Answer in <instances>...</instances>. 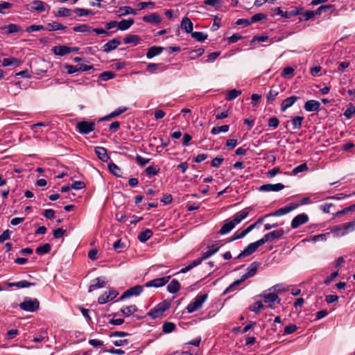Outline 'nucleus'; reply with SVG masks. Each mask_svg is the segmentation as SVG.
<instances>
[{
	"mask_svg": "<svg viewBox=\"0 0 355 355\" xmlns=\"http://www.w3.org/2000/svg\"><path fill=\"white\" fill-rule=\"evenodd\" d=\"M355 230V220L349 222L342 226L336 225L331 229V233L338 237L344 236Z\"/></svg>",
	"mask_w": 355,
	"mask_h": 355,
	"instance_id": "obj_1",
	"label": "nucleus"
},
{
	"mask_svg": "<svg viewBox=\"0 0 355 355\" xmlns=\"http://www.w3.org/2000/svg\"><path fill=\"white\" fill-rule=\"evenodd\" d=\"M207 294L198 295L193 300L187 305L186 308L187 312L191 313L199 310L207 299Z\"/></svg>",
	"mask_w": 355,
	"mask_h": 355,
	"instance_id": "obj_2",
	"label": "nucleus"
},
{
	"mask_svg": "<svg viewBox=\"0 0 355 355\" xmlns=\"http://www.w3.org/2000/svg\"><path fill=\"white\" fill-rule=\"evenodd\" d=\"M19 307L28 312H35L39 309L40 302L36 298L32 299L26 297L24 298V302L19 304Z\"/></svg>",
	"mask_w": 355,
	"mask_h": 355,
	"instance_id": "obj_3",
	"label": "nucleus"
},
{
	"mask_svg": "<svg viewBox=\"0 0 355 355\" xmlns=\"http://www.w3.org/2000/svg\"><path fill=\"white\" fill-rule=\"evenodd\" d=\"M284 230L282 228H280L266 234L261 239H259V241L262 245H263L266 242H272L275 239H281L284 235Z\"/></svg>",
	"mask_w": 355,
	"mask_h": 355,
	"instance_id": "obj_4",
	"label": "nucleus"
},
{
	"mask_svg": "<svg viewBox=\"0 0 355 355\" xmlns=\"http://www.w3.org/2000/svg\"><path fill=\"white\" fill-rule=\"evenodd\" d=\"M300 206L298 202H291L288 205L277 209L275 211L267 214L265 217L268 216H281L290 213Z\"/></svg>",
	"mask_w": 355,
	"mask_h": 355,
	"instance_id": "obj_5",
	"label": "nucleus"
},
{
	"mask_svg": "<svg viewBox=\"0 0 355 355\" xmlns=\"http://www.w3.org/2000/svg\"><path fill=\"white\" fill-rule=\"evenodd\" d=\"M77 130L82 135H87L95 129V123L94 121H83L76 123Z\"/></svg>",
	"mask_w": 355,
	"mask_h": 355,
	"instance_id": "obj_6",
	"label": "nucleus"
},
{
	"mask_svg": "<svg viewBox=\"0 0 355 355\" xmlns=\"http://www.w3.org/2000/svg\"><path fill=\"white\" fill-rule=\"evenodd\" d=\"M144 291V286L137 285L126 290L118 299L117 301H123L132 296H138Z\"/></svg>",
	"mask_w": 355,
	"mask_h": 355,
	"instance_id": "obj_7",
	"label": "nucleus"
},
{
	"mask_svg": "<svg viewBox=\"0 0 355 355\" xmlns=\"http://www.w3.org/2000/svg\"><path fill=\"white\" fill-rule=\"evenodd\" d=\"M263 245L259 240L250 243L236 257V259H242L253 254L259 247Z\"/></svg>",
	"mask_w": 355,
	"mask_h": 355,
	"instance_id": "obj_8",
	"label": "nucleus"
},
{
	"mask_svg": "<svg viewBox=\"0 0 355 355\" xmlns=\"http://www.w3.org/2000/svg\"><path fill=\"white\" fill-rule=\"evenodd\" d=\"M118 292L115 289L111 288L108 292H105L103 294L98 297V303L100 304H104L107 302L114 300L118 295Z\"/></svg>",
	"mask_w": 355,
	"mask_h": 355,
	"instance_id": "obj_9",
	"label": "nucleus"
},
{
	"mask_svg": "<svg viewBox=\"0 0 355 355\" xmlns=\"http://www.w3.org/2000/svg\"><path fill=\"white\" fill-rule=\"evenodd\" d=\"M29 6V10L32 12L37 11L39 12H44L45 10L49 11L50 10V6L44 1H42L40 0L33 1L30 3Z\"/></svg>",
	"mask_w": 355,
	"mask_h": 355,
	"instance_id": "obj_10",
	"label": "nucleus"
},
{
	"mask_svg": "<svg viewBox=\"0 0 355 355\" xmlns=\"http://www.w3.org/2000/svg\"><path fill=\"white\" fill-rule=\"evenodd\" d=\"M309 216L306 214H300L293 218L291 221V226L292 229H297L300 225L306 223L309 221Z\"/></svg>",
	"mask_w": 355,
	"mask_h": 355,
	"instance_id": "obj_11",
	"label": "nucleus"
},
{
	"mask_svg": "<svg viewBox=\"0 0 355 355\" xmlns=\"http://www.w3.org/2000/svg\"><path fill=\"white\" fill-rule=\"evenodd\" d=\"M171 279V276H166L160 278H157L146 283V287H155L159 288L164 286Z\"/></svg>",
	"mask_w": 355,
	"mask_h": 355,
	"instance_id": "obj_12",
	"label": "nucleus"
},
{
	"mask_svg": "<svg viewBox=\"0 0 355 355\" xmlns=\"http://www.w3.org/2000/svg\"><path fill=\"white\" fill-rule=\"evenodd\" d=\"M285 188V186L282 183L277 184H266L261 185L259 190L260 191L270 192V191H279Z\"/></svg>",
	"mask_w": 355,
	"mask_h": 355,
	"instance_id": "obj_13",
	"label": "nucleus"
},
{
	"mask_svg": "<svg viewBox=\"0 0 355 355\" xmlns=\"http://www.w3.org/2000/svg\"><path fill=\"white\" fill-rule=\"evenodd\" d=\"M264 302L269 304V306L272 307L275 302L277 304L280 303V298L275 293H263L262 295Z\"/></svg>",
	"mask_w": 355,
	"mask_h": 355,
	"instance_id": "obj_14",
	"label": "nucleus"
},
{
	"mask_svg": "<svg viewBox=\"0 0 355 355\" xmlns=\"http://www.w3.org/2000/svg\"><path fill=\"white\" fill-rule=\"evenodd\" d=\"M121 44V41L116 38H114L103 46V51L105 53H109L116 49Z\"/></svg>",
	"mask_w": 355,
	"mask_h": 355,
	"instance_id": "obj_15",
	"label": "nucleus"
},
{
	"mask_svg": "<svg viewBox=\"0 0 355 355\" xmlns=\"http://www.w3.org/2000/svg\"><path fill=\"white\" fill-rule=\"evenodd\" d=\"M95 153L98 158L103 162H107L110 159L107 154V150L105 148L101 146L95 147Z\"/></svg>",
	"mask_w": 355,
	"mask_h": 355,
	"instance_id": "obj_16",
	"label": "nucleus"
},
{
	"mask_svg": "<svg viewBox=\"0 0 355 355\" xmlns=\"http://www.w3.org/2000/svg\"><path fill=\"white\" fill-rule=\"evenodd\" d=\"M279 94V89L275 87H271L270 91L266 94L267 104H273Z\"/></svg>",
	"mask_w": 355,
	"mask_h": 355,
	"instance_id": "obj_17",
	"label": "nucleus"
},
{
	"mask_svg": "<svg viewBox=\"0 0 355 355\" xmlns=\"http://www.w3.org/2000/svg\"><path fill=\"white\" fill-rule=\"evenodd\" d=\"M260 263L257 261L252 262L247 268V272L243 275L244 277V279H248V278L254 276L257 272Z\"/></svg>",
	"mask_w": 355,
	"mask_h": 355,
	"instance_id": "obj_18",
	"label": "nucleus"
},
{
	"mask_svg": "<svg viewBox=\"0 0 355 355\" xmlns=\"http://www.w3.org/2000/svg\"><path fill=\"white\" fill-rule=\"evenodd\" d=\"M105 277H97L92 280L89 287V292L91 293L97 288H101L105 286Z\"/></svg>",
	"mask_w": 355,
	"mask_h": 355,
	"instance_id": "obj_19",
	"label": "nucleus"
},
{
	"mask_svg": "<svg viewBox=\"0 0 355 355\" xmlns=\"http://www.w3.org/2000/svg\"><path fill=\"white\" fill-rule=\"evenodd\" d=\"M298 99L299 97L294 95L284 99L281 103L282 112H284L291 107Z\"/></svg>",
	"mask_w": 355,
	"mask_h": 355,
	"instance_id": "obj_20",
	"label": "nucleus"
},
{
	"mask_svg": "<svg viewBox=\"0 0 355 355\" xmlns=\"http://www.w3.org/2000/svg\"><path fill=\"white\" fill-rule=\"evenodd\" d=\"M52 51L56 55L64 56L70 53V47L66 45H58L53 46Z\"/></svg>",
	"mask_w": 355,
	"mask_h": 355,
	"instance_id": "obj_21",
	"label": "nucleus"
},
{
	"mask_svg": "<svg viewBox=\"0 0 355 355\" xmlns=\"http://www.w3.org/2000/svg\"><path fill=\"white\" fill-rule=\"evenodd\" d=\"M320 103L315 100L307 101L304 105V108L306 112H314L318 110Z\"/></svg>",
	"mask_w": 355,
	"mask_h": 355,
	"instance_id": "obj_22",
	"label": "nucleus"
},
{
	"mask_svg": "<svg viewBox=\"0 0 355 355\" xmlns=\"http://www.w3.org/2000/svg\"><path fill=\"white\" fill-rule=\"evenodd\" d=\"M143 21L150 24H159L162 21V19L157 13L153 12L148 15L144 16Z\"/></svg>",
	"mask_w": 355,
	"mask_h": 355,
	"instance_id": "obj_23",
	"label": "nucleus"
},
{
	"mask_svg": "<svg viewBox=\"0 0 355 355\" xmlns=\"http://www.w3.org/2000/svg\"><path fill=\"white\" fill-rule=\"evenodd\" d=\"M236 224L232 220H225V223L221 227L220 230H219L218 233L220 234H226L229 232H230L235 227Z\"/></svg>",
	"mask_w": 355,
	"mask_h": 355,
	"instance_id": "obj_24",
	"label": "nucleus"
},
{
	"mask_svg": "<svg viewBox=\"0 0 355 355\" xmlns=\"http://www.w3.org/2000/svg\"><path fill=\"white\" fill-rule=\"evenodd\" d=\"M252 209L251 207H246L240 212H238L234 218L232 220L236 225L240 223L243 219H245L249 214L250 211Z\"/></svg>",
	"mask_w": 355,
	"mask_h": 355,
	"instance_id": "obj_25",
	"label": "nucleus"
},
{
	"mask_svg": "<svg viewBox=\"0 0 355 355\" xmlns=\"http://www.w3.org/2000/svg\"><path fill=\"white\" fill-rule=\"evenodd\" d=\"M164 49L162 46H153L148 49L146 57L148 59H151L153 57L161 54Z\"/></svg>",
	"mask_w": 355,
	"mask_h": 355,
	"instance_id": "obj_26",
	"label": "nucleus"
},
{
	"mask_svg": "<svg viewBox=\"0 0 355 355\" xmlns=\"http://www.w3.org/2000/svg\"><path fill=\"white\" fill-rule=\"evenodd\" d=\"M1 30H5L6 32H4V33L6 35H10L22 31L21 27L15 24H10L7 26H5L1 28Z\"/></svg>",
	"mask_w": 355,
	"mask_h": 355,
	"instance_id": "obj_27",
	"label": "nucleus"
},
{
	"mask_svg": "<svg viewBox=\"0 0 355 355\" xmlns=\"http://www.w3.org/2000/svg\"><path fill=\"white\" fill-rule=\"evenodd\" d=\"M181 28L184 30L187 33H191L193 32V23L187 17L182 18L181 21Z\"/></svg>",
	"mask_w": 355,
	"mask_h": 355,
	"instance_id": "obj_28",
	"label": "nucleus"
},
{
	"mask_svg": "<svg viewBox=\"0 0 355 355\" xmlns=\"http://www.w3.org/2000/svg\"><path fill=\"white\" fill-rule=\"evenodd\" d=\"M21 64V61L15 58L14 57L6 58H3L1 61V64L3 67H8L11 65L19 66Z\"/></svg>",
	"mask_w": 355,
	"mask_h": 355,
	"instance_id": "obj_29",
	"label": "nucleus"
},
{
	"mask_svg": "<svg viewBox=\"0 0 355 355\" xmlns=\"http://www.w3.org/2000/svg\"><path fill=\"white\" fill-rule=\"evenodd\" d=\"M135 23V19L129 18L128 19H123L121 21H118V28L121 31L128 30Z\"/></svg>",
	"mask_w": 355,
	"mask_h": 355,
	"instance_id": "obj_30",
	"label": "nucleus"
},
{
	"mask_svg": "<svg viewBox=\"0 0 355 355\" xmlns=\"http://www.w3.org/2000/svg\"><path fill=\"white\" fill-rule=\"evenodd\" d=\"M153 234V233L151 230L146 229L144 231H142L139 234L137 238L140 242L145 243L152 237Z\"/></svg>",
	"mask_w": 355,
	"mask_h": 355,
	"instance_id": "obj_31",
	"label": "nucleus"
},
{
	"mask_svg": "<svg viewBox=\"0 0 355 355\" xmlns=\"http://www.w3.org/2000/svg\"><path fill=\"white\" fill-rule=\"evenodd\" d=\"M137 311H138V308L135 304L123 306L121 309V312L125 317H128V316L131 315L132 314L135 313Z\"/></svg>",
	"mask_w": 355,
	"mask_h": 355,
	"instance_id": "obj_32",
	"label": "nucleus"
},
{
	"mask_svg": "<svg viewBox=\"0 0 355 355\" xmlns=\"http://www.w3.org/2000/svg\"><path fill=\"white\" fill-rule=\"evenodd\" d=\"M180 289V284L177 279H173L167 286V291L170 293H177Z\"/></svg>",
	"mask_w": 355,
	"mask_h": 355,
	"instance_id": "obj_33",
	"label": "nucleus"
},
{
	"mask_svg": "<svg viewBox=\"0 0 355 355\" xmlns=\"http://www.w3.org/2000/svg\"><path fill=\"white\" fill-rule=\"evenodd\" d=\"M67 28V26L63 24L58 23L57 21H53L52 23L47 24L46 30L49 31H64Z\"/></svg>",
	"mask_w": 355,
	"mask_h": 355,
	"instance_id": "obj_34",
	"label": "nucleus"
},
{
	"mask_svg": "<svg viewBox=\"0 0 355 355\" xmlns=\"http://www.w3.org/2000/svg\"><path fill=\"white\" fill-rule=\"evenodd\" d=\"M304 8L302 7H296L292 10L286 11L284 15V18L289 19L292 17L297 16L298 15H301L302 13Z\"/></svg>",
	"mask_w": 355,
	"mask_h": 355,
	"instance_id": "obj_35",
	"label": "nucleus"
},
{
	"mask_svg": "<svg viewBox=\"0 0 355 355\" xmlns=\"http://www.w3.org/2000/svg\"><path fill=\"white\" fill-rule=\"evenodd\" d=\"M140 41V37L137 35H128L123 39L125 44H134L135 45L139 44Z\"/></svg>",
	"mask_w": 355,
	"mask_h": 355,
	"instance_id": "obj_36",
	"label": "nucleus"
},
{
	"mask_svg": "<svg viewBox=\"0 0 355 355\" xmlns=\"http://www.w3.org/2000/svg\"><path fill=\"white\" fill-rule=\"evenodd\" d=\"M219 250V248H209L207 251L202 252V256L201 258L197 259V261H200V263L202 262V261L207 259L211 256L214 254L218 250Z\"/></svg>",
	"mask_w": 355,
	"mask_h": 355,
	"instance_id": "obj_37",
	"label": "nucleus"
},
{
	"mask_svg": "<svg viewBox=\"0 0 355 355\" xmlns=\"http://www.w3.org/2000/svg\"><path fill=\"white\" fill-rule=\"evenodd\" d=\"M51 249V247L49 243H44L42 245L38 246L35 250V252L39 255H43L50 252Z\"/></svg>",
	"mask_w": 355,
	"mask_h": 355,
	"instance_id": "obj_38",
	"label": "nucleus"
},
{
	"mask_svg": "<svg viewBox=\"0 0 355 355\" xmlns=\"http://www.w3.org/2000/svg\"><path fill=\"white\" fill-rule=\"evenodd\" d=\"M117 14L119 16H124L129 14L136 15V12L130 6H123L118 10Z\"/></svg>",
	"mask_w": 355,
	"mask_h": 355,
	"instance_id": "obj_39",
	"label": "nucleus"
},
{
	"mask_svg": "<svg viewBox=\"0 0 355 355\" xmlns=\"http://www.w3.org/2000/svg\"><path fill=\"white\" fill-rule=\"evenodd\" d=\"M241 94V90H237L236 89H233L231 90H229L225 96V99L227 101H233L236 98H237Z\"/></svg>",
	"mask_w": 355,
	"mask_h": 355,
	"instance_id": "obj_40",
	"label": "nucleus"
},
{
	"mask_svg": "<svg viewBox=\"0 0 355 355\" xmlns=\"http://www.w3.org/2000/svg\"><path fill=\"white\" fill-rule=\"evenodd\" d=\"M246 279L242 276L241 279L234 281L231 285H230L225 291V293H231L234 291L235 288L241 285Z\"/></svg>",
	"mask_w": 355,
	"mask_h": 355,
	"instance_id": "obj_41",
	"label": "nucleus"
},
{
	"mask_svg": "<svg viewBox=\"0 0 355 355\" xmlns=\"http://www.w3.org/2000/svg\"><path fill=\"white\" fill-rule=\"evenodd\" d=\"M246 279L242 276L241 279L234 281L231 285H230L225 291V293H231L234 291L235 288L241 285Z\"/></svg>",
	"mask_w": 355,
	"mask_h": 355,
	"instance_id": "obj_42",
	"label": "nucleus"
},
{
	"mask_svg": "<svg viewBox=\"0 0 355 355\" xmlns=\"http://www.w3.org/2000/svg\"><path fill=\"white\" fill-rule=\"evenodd\" d=\"M127 110V108L125 107H119L115 111L111 112L109 115L104 116L102 120H108L111 118L116 117L117 116H119L120 114L124 113Z\"/></svg>",
	"mask_w": 355,
	"mask_h": 355,
	"instance_id": "obj_43",
	"label": "nucleus"
},
{
	"mask_svg": "<svg viewBox=\"0 0 355 355\" xmlns=\"http://www.w3.org/2000/svg\"><path fill=\"white\" fill-rule=\"evenodd\" d=\"M304 120L303 116H295L292 119L291 122L293 130H300L302 128V121Z\"/></svg>",
	"mask_w": 355,
	"mask_h": 355,
	"instance_id": "obj_44",
	"label": "nucleus"
},
{
	"mask_svg": "<svg viewBox=\"0 0 355 355\" xmlns=\"http://www.w3.org/2000/svg\"><path fill=\"white\" fill-rule=\"evenodd\" d=\"M159 171L157 166H149L145 169V173L148 178L156 175Z\"/></svg>",
	"mask_w": 355,
	"mask_h": 355,
	"instance_id": "obj_45",
	"label": "nucleus"
},
{
	"mask_svg": "<svg viewBox=\"0 0 355 355\" xmlns=\"http://www.w3.org/2000/svg\"><path fill=\"white\" fill-rule=\"evenodd\" d=\"M335 10L334 6L331 4L320 6L315 10L316 15H320L322 12L331 11L333 12Z\"/></svg>",
	"mask_w": 355,
	"mask_h": 355,
	"instance_id": "obj_46",
	"label": "nucleus"
},
{
	"mask_svg": "<svg viewBox=\"0 0 355 355\" xmlns=\"http://www.w3.org/2000/svg\"><path fill=\"white\" fill-rule=\"evenodd\" d=\"M109 171L116 177H121V168L114 163L110 162L108 164Z\"/></svg>",
	"mask_w": 355,
	"mask_h": 355,
	"instance_id": "obj_47",
	"label": "nucleus"
},
{
	"mask_svg": "<svg viewBox=\"0 0 355 355\" xmlns=\"http://www.w3.org/2000/svg\"><path fill=\"white\" fill-rule=\"evenodd\" d=\"M74 32L88 33L92 31V28L87 24H80L73 28Z\"/></svg>",
	"mask_w": 355,
	"mask_h": 355,
	"instance_id": "obj_48",
	"label": "nucleus"
},
{
	"mask_svg": "<svg viewBox=\"0 0 355 355\" xmlns=\"http://www.w3.org/2000/svg\"><path fill=\"white\" fill-rule=\"evenodd\" d=\"M229 129H230V126L228 125H223L221 126H216L211 129V133L212 135H218L220 132H227L229 131Z\"/></svg>",
	"mask_w": 355,
	"mask_h": 355,
	"instance_id": "obj_49",
	"label": "nucleus"
},
{
	"mask_svg": "<svg viewBox=\"0 0 355 355\" xmlns=\"http://www.w3.org/2000/svg\"><path fill=\"white\" fill-rule=\"evenodd\" d=\"M191 36L196 39L197 41L198 42H203L205 41V40L207 39V34L206 33H204L203 32H192L191 33Z\"/></svg>",
	"mask_w": 355,
	"mask_h": 355,
	"instance_id": "obj_50",
	"label": "nucleus"
},
{
	"mask_svg": "<svg viewBox=\"0 0 355 355\" xmlns=\"http://www.w3.org/2000/svg\"><path fill=\"white\" fill-rule=\"evenodd\" d=\"M175 329V324L171 322H165L162 326V331L166 334L171 333Z\"/></svg>",
	"mask_w": 355,
	"mask_h": 355,
	"instance_id": "obj_51",
	"label": "nucleus"
},
{
	"mask_svg": "<svg viewBox=\"0 0 355 355\" xmlns=\"http://www.w3.org/2000/svg\"><path fill=\"white\" fill-rule=\"evenodd\" d=\"M200 264V261H197V259H195L192 262H191L189 265H187V266L181 268L179 272L180 273H185V272L189 271L190 270H191L192 268H193L194 267L198 266Z\"/></svg>",
	"mask_w": 355,
	"mask_h": 355,
	"instance_id": "obj_52",
	"label": "nucleus"
},
{
	"mask_svg": "<svg viewBox=\"0 0 355 355\" xmlns=\"http://www.w3.org/2000/svg\"><path fill=\"white\" fill-rule=\"evenodd\" d=\"M160 69L161 71H164L165 67L162 63H148L147 65V70L151 73H153L156 69Z\"/></svg>",
	"mask_w": 355,
	"mask_h": 355,
	"instance_id": "obj_53",
	"label": "nucleus"
},
{
	"mask_svg": "<svg viewBox=\"0 0 355 355\" xmlns=\"http://www.w3.org/2000/svg\"><path fill=\"white\" fill-rule=\"evenodd\" d=\"M73 12L79 17L87 16L89 15H94V13L91 10L85 8H76Z\"/></svg>",
	"mask_w": 355,
	"mask_h": 355,
	"instance_id": "obj_54",
	"label": "nucleus"
},
{
	"mask_svg": "<svg viewBox=\"0 0 355 355\" xmlns=\"http://www.w3.org/2000/svg\"><path fill=\"white\" fill-rule=\"evenodd\" d=\"M147 315L150 318L155 319L162 316L163 313L161 311L155 306L153 309H152L149 312H148Z\"/></svg>",
	"mask_w": 355,
	"mask_h": 355,
	"instance_id": "obj_55",
	"label": "nucleus"
},
{
	"mask_svg": "<svg viewBox=\"0 0 355 355\" xmlns=\"http://www.w3.org/2000/svg\"><path fill=\"white\" fill-rule=\"evenodd\" d=\"M115 77V73L110 71H105L101 73L99 76V79L103 81H107Z\"/></svg>",
	"mask_w": 355,
	"mask_h": 355,
	"instance_id": "obj_56",
	"label": "nucleus"
},
{
	"mask_svg": "<svg viewBox=\"0 0 355 355\" xmlns=\"http://www.w3.org/2000/svg\"><path fill=\"white\" fill-rule=\"evenodd\" d=\"M157 307L164 313V311L168 310L171 306V301L168 300H165L162 302L159 303L156 305Z\"/></svg>",
	"mask_w": 355,
	"mask_h": 355,
	"instance_id": "obj_57",
	"label": "nucleus"
},
{
	"mask_svg": "<svg viewBox=\"0 0 355 355\" xmlns=\"http://www.w3.org/2000/svg\"><path fill=\"white\" fill-rule=\"evenodd\" d=\"M265 306L262 304L261 302H257L254 304L250 306V310L251 311L259 313L261 310L263 309Z\"/></svg>",
	"mask_w": 355,
	"mask_h": 355,
	"instance_id": "obj_58",
	"label": "nucleus"
},
{
	"mask_svg": "<svg viewBox=\"0 0 355 355\" xmlns=\"http://www.w3.org/2000/svg\"><path fill=\"white\" fill-rule=\"evenodd\" d=\"M308 166L306 163H303L296 167H295L292 171L293 175H296L299 173H302L307 171Z\"/></svg>",
	"mask_w": 355,
	"mask_h": 355,
	"instance_id": "obj_59",
	"label": "nucleus"
},
{
	"mask_svg": "<svg viewBox=\"0 0 355 355\" xmlns=\"http://www.w3.org/2000/svg\"><path fill=\"white\" fill-rule=\"evenodd\" d=\"M266 18L267 15L264 13L255 14L250 18L251 24L266 19Z\"/></svg>",
	"mask_w": 355,
	"mask_h": 355,
	"instance_id": "obj_60",
	"label": "nucleus"
},
{
	"mask_svg": "<svg viewBox=\"0 0 355 355\" xmlns=\"http://www.w3.org/2000/svg\"><path fill=\"white\" fill-rule=\"evenodd\" d=\"M71 15V10L67 8H60L56 14L58 17H69Z\"/></svg>",
	"mask_w": 355,
	"mask_h": 355,
	"instance_id": "obj_61",
	"label": "nucleus"
},
{
	"mask_svg": "<svg viewBox=\"0 0 355 355\" xmlns=\"http://www.w3.org/2000/svg\"><path fill=\"white\" fill-rule=\"evenodd\" d=\"M205 52L204 49L199 48L197 49L192 50L189 52L191 59H195L196 58L202 55Z\"/></svg>",
	"mask_w": 355,
	"mask_h": 355,
	"instance_id": "obj_62",
	"label": "nucleus"
},
{
	"mask_svg": "<svg viewBox=\"0 0 355 355\" xmlns=\"http://www.w3.org/2000/svg\"><path fill=\"white\" fill-rule=\"evenodd\" d=\"M224 161V158L222 156H218L212 159L211 166L214 168H218Z\"/></svg>",
	"mask_w": 355,
	"mask_h": 355,
	"instance_id": "obj_63",
	"label": "nucleus"
},
{
	"mask_svg": "<svg viewBox=\"0 0 355 355\" xmlns=\"http://www.w3.org/2000/svg\"><path fill=\"white\" fill-rule=\"evenodd\" d=\"M279 121L276 116L271 117L268 119V126L272 129L278 127Z\"/></svg>",
	"mask_w": 355,
	"mask_h": 355,
	"instance_id": "obj_64",
	"label": "nucleus"
}]
</instances>
